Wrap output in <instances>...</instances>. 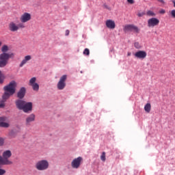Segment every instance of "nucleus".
Returning <instances> with one entry per match:
<instances>
[{"label": "nucleus", "instance_id": "nucleus-1", "mask_svg": "<svg viewBox=\"0 0 175 175\" xmlns=\"http://www.w3.org/2000/svg\"><path fill=\"white\" fill-rule=\"evenodd\" d=\"M1 51L2 53L0 54V68H5L8 65V62H9V59L14 57V53H8V51H9L8 45H3L1 47Z\"/></svg>", "mask_w": 175, "mask_h": 175}, {"label": "nucleus", "instance_id": "nucleus-2", "mask_svg": "<svg viewBox=\"0 0 175 175\" xmlns=\"http://www.w3.org/2000/svg\"><path fill=\"white\" fill-rule=\"evenodd\" d=\"M15 105L18 110H23L24 113H31L33 107V104L31 102H27L21 99L16 100Z\"/></svg>", "mask_w": 175, "mask_h": 175}, {"label": "nucleus", "instance_id": "nucleus-3", "mask_svg": "<svg viewBox=\"0 0 175 175\" xmlns=\"http://www.w3.org/2000/svg\"><path fill=\"white\" fill-rule=\"evenodd\" d=\"M16 87H17V83L16 81H12L8 85L4 86L3 90L4 97L10 98L12 95H14L16 93Z\"/></svg>", "mask_w": 175, "mask_h": 175}, {"label": "nucleus", "instance_id": "nucleus-4", "mask_svg": "<svg viewBox=\"0 0 175 175\" xmlns=\"http://www.w3.org/2000/svg\"><path fill=\"white\" fill-rule=\"evenodd\" d=\"M10 157H12V151H4L3 152V157L0 156V165H12V161L9 160Z\"/></svg>", "mask_w": 175, "mask_h": 175}, {"label": "nucleus", "instance_id": "nucleus-5", "mask_svg": "<svg viewBox=\"0 0 175 175\" xmlns=\"http://www.w3.org/2000/svg\"><path fill=\"white\" fill-rule=\"evenodd\" d=\"M49 161L46 159L38 161L35 167L37 170H40V172H43L44 170H47L49 166Z\"/></svg>", "mask_w": 175, "mask_h": 175}, {"label": "nucleus", "instance_id": "nucleus-6", "mask_svg": "<svg viewBox=\"0 0 175 175\" xmlns=\"http://www.w3.org/2000/svg\"><path fill=\"white\" fill-rule=\"evenodd\" d=\"M20 28H25V25L23 23L17 24L15 22H11L9 24V29L11 32H17Z\"/></svg>", "mask_w": 175, "mask_h": 175}, {"label": "nucleus", "instance_id": "nucleus-7", "mask_svg": "<svg viewBox=\"0 0 175 175\" xmlns=\"http://www.w3.org/2000/svg\"><path fill=\"white\" fill-rule=\"evenodd\" d=\"M81 162H83V157H81L74 159L71 161V167L72 169H79L81 166Z\"/></svg>", "mask_w": 175, "mask_h": 175}, {"label": "nucleus", "instance_id": "nucleus-8", "mask_svg": "<svg viewBox=\"0 0 175 175\" xmlns=\"http://www.w3.org/2000/svg\"><path fill=\"white\" fill-rule=\"evenodd\" d=\"M29 85L31 87L33 91H36V92L39 91V83H36V77H32L30 79Z\"/></svg>", "mask_w": 175, "mask_h": 175}, {"label": "nucleus", "instance_id": "nucleus-9", "mask_svg": "<svg viewBox=\"0 0 175 175\" xmlns=\"http://www.w3.org/2000/svg\"><path fill=\"white\" fill-rule=\"evenodd\" d=\"M67 76L66 75H63L61 77L59 82L57 83V88L60 90H64V88H65V87L66 86V79H67Z\"/></svg>", "mask_w": 175, "mask_h": 175}, {"label": "nucleus", "instance_id": "nucleus-10", "mask_svg": "<svg viewBox=\"0 0 175 175\" xmlns=\"http://www.w3.org/2000/svg\"><path fill=\"white\" fill-rule=\"evenodd\" d=\"M134 57L137 59H145L147 57V52L146 51H137L134 53Z\"/></svg>", "mask_w": 175, "mask_h": 175}, {"label": "nucleus", "instance_id": "nucleus-11", "mask_svg": "<svg viewBox=\"0 0 175 175\" xmlns=\"http://www.w3.org/2000/svg\"><path fill=\"white\" fill-rule=\"evenodd\" d=\"M159 25V19L157 18H151L148 20V27L149 28H154Z\"/></svg>", "mask_w": 175, "mask_h": 175}, {"label": "nucleus", "instance_id": "nucleus-12", "mask_svg": "<svg viewBox=\"0 0 175 175\" xmlns=\"http://www.w3.org/2000/svg\"><path fill=\"white\" fill-rule=\"evenodd\" d=\"M31 18H32L31 14L28 12H25L21 16L20 21L23 23H28V21H30Z\"/></svg>", "mask_w": 175, "mask_h": 175}, {"label": "nucleus", "instance_id": "nucleus-13", "mask_svg": "<svg viewBox=\"0 0 175 175\" xmlns=\"http://www.w3.org/2000/svg\"><path fill=\"white\" fill-rule=\"evenodd\" d=\"M31 59H32V56L29 55L25 56L24 58L22 59V61L19 64V67L23 68L24 65H26V64H28V62H29V61H31Z\"/></svg>", "mask_w": 175, "mask_h": 175}, {"label": "nucleus", "instance_id": "nucleus-14", "mask_svg": "<svg viewBox=\"0 0 175 175\" xmlns=\"http://www.w3.org/2000/svg\"><path fill=\"white\" fill-rule=\"evenodd\" d=\"M36 118V116L33 113L29 115L25 120L26 125H31V122H33Z\"/></svg>", "mask_w": 175, "mask_h": 175}, {"label": "nucleus", "instance_id": "nucleus-15", "mask_svg": "<svg viewBox=\"0 0 175 175\" xmlns=\"http://www.w3.org/2000/svg\"><path fill=\"white\" fill-rule=\"evenodd\" d=\"M105 25L107 28H109V29H114L116 28V22L113 20H107L105 22Z\"/></svg>", "mask_w": 175, "mask_h": 175}, {"label": "nucleus", "instance_id": "nucleus-16", "mask_svg": "<svg viewBox=\"0 0 175 175\" xmlns=\"http://www.w3.org/2000/svg\"><path fill=\"white\" fill-rule=\"evenodd\" d=\"M8 120L6 117H0V126L1 128H9V123L5 122Z\"/></svg>", "mask_w": 175, "mask_h": 175}, {"label": "nucleus", "instance_id": "nucleus-17", "mask_svg": "<svg viewBox=\"0 0 175 175\" xmlns=\"http://www.w3.org/2000/svg\"><path fill=\"white\" fill-rule=\"evenodd\" d=\"M9 99V97H5V95L3 94L2 98H0V109H3L5 107L6 101Z\"/></svg>", "mask_w": 175, "mask_h": 175}, {"label": "nucleus", "instance_id": "nucleus-18", "mask_svg": "<svg viewBox=\"0 0 175 175\" xmlns=\"http://www.w3.org/2000/svg\"><path fill=\"white\" fill-rule=\"evenodd\" d=\"M26 90L25 88H21L18 92L17 96L19 99H23L25 96Z\"/></svg>", "mask_w": 175, "mask_h": 175}, {"label": "nucleus", "instance_id": "nucleus-19", "mask_svg": "<svg viewBox=\"0 0 175 175\" xmlns=\"http://www.w3.org/2000/svg\"><path fill=\"white\" fill-rule=\"evenodd\" d=\"M123 31L124 32H132L133 31V25H126L124 26Z\"/></svg>", "mask_w": 175, "mask_h": 175}, {"label": "nucleus", "instance_id": "nucleus-20", "mask_svg": "<svg viewBox=\"0 0 175 175\" xmlns=\"http://www.w3.org/2000/svg\"><path fill=\"white\" fill-rule=\"evenodd\" d=\"M144 110L146 113H150V111H151V104L148 103L144 106Z\"/></svg>", "mask_w": 175, "mask_h": 175}, {"label": "nucleus", "instance_id": "nucleus-21", "mask_svg": "<svg viewBox=\"0 0 175 175\" xmlns=\"http://www.w3.org/2000/svg\"><path fill=\"white\" fill-rule=\"evenodd\" d=\"M134 47L135 49H137V50H140V49H142V47H143V46L139 42H134Z\"/></svg>", "mask_w": 175, "mask_h": 175}, {"label": "nucleus", "instance_id": "nucleus-22", "mask_svg": "<svg viewBox=\"0 0 175 175\" xmlns=\"http://www.w3.org/2000/svg\"><path fill=\"white\" fill-rule=\"evenodd\" d=\"M3 80H5V75L2 74V71L0 70V84L3 83Z\"/></svg>", "mask_w": 175, "mask_h": 175}, {"label": "nucleus", "instance_id": "nucleus-23", "mask_svg": "<svg viewBox=\"0 0 175 175\" xmlns=\"http://www.w3.org/2000/svg\"><path fill=\"white\" fill-rule=\"evenodd\" d=\"M147 16H150V17H154L155 16V13L154 12L149 10L146 12Z\"/></svg>", "mask_w": 175, "mask_h": 175}, {"label": "nucleus", "instance_id": "nucleus-24", "mask_svg": "<svg viewBox=\"0 0 175 175\" xmlns=\"http://www.w3.org/2000/svg\"><path fill=\"white\" fill-rule=\"evenodd\" d=\"M100 159L103 161V162H105L106 161V152H103L100 156Z\"/></svg>", "mask_w": 175, "mask_h": 175}, {"label": "nucleus", "instance_id": "nucleus-25", "mask_svg": "<svg viewBox=\"0 0 175 175\" xmlns=\"http://www.w3.org/2000/svg\"><path fill=\"white\" fill-rule=\"evenodd\" d=\"M133 31L136 33H139L140 29H139V27H137V26L133 25Z\"/></svg>", "mask_w": 175, "mask_h": 175}, {"label": "nucleus", "instance_id": "nucleus-26", "mask_svg": "<svg viewBox=\"0 0 175 175\" xmlns=\"http://www.w3.org/2000/svg\"><path fill=\"white\" fill-rule=\"evenodd\" d=\"M170 14L172 18H175V10H172L170 11Z\"/></svg>", "mask_w": 175, "mask_h": 175}, {"label": "nucleus", "instance_id": "nucleus-27", "mask_svg": "<svg viewBox=\"0 0 175 175\" xmlns=\"http://www.w3.org/2000/svg\"><path fill=\"white\" fill-rule=\"evenodd\" d=\"M83 55H90V49H85V50L83 51Z\"/></svg>", "mask_w": 175, "mask_h": 175}, {"label": "nucleus", "instance_id": "nucleus-28", "mask_svg": "<svg viewBox=\"0 0 175 175\" xmlns=\"http://www.w3.org/2000/svg\"><path fill=\"white\" fill-rule=\"evenodd\" d=\"M5 174H6V170H5L4 169L0 168V175H4Z\"/></svg>", "mask_w": 175, "mask_h": 175}, {"label": "nucleus", "instance_id": "nucleus-29", "mask_svg": "<svg viewBox=\"0 0 175 175\" xmlns=\"http://www.w3.org/2000/svg\"><path fill=\"white\" fill-rule=\"evenodd\" d=\"M127 2L129 3H130L131 5H133V3H135V1L134 0H127Z\"/></svg>", "mask_w": 175, "mask_h": 175}, {"label": "nucleus", "instance_id": "nucleus-30", "mask_svg": "<svg viewBox=\"0 0 175 175\" xmlns=\"http://www.w3.org/2000/svg\"><path fill=\"white\" fill-rule=\"evenodd\" d=\"M159 13L161 14H165L166 13V11L165 10H161L159 11Z\"/></svg>", "mask_w": 175, "mask_h": 175}, {"label": "nucleus", "instance_id": "nucleus-31", "mask_svg": "<svg viewBox=\"0 0 175 175\" xmlns=\"http://www.w3.org/2000/svg\"><path fill=\"white\" fill-rule=\"evenodd\" d=\"M137 16L138 17H143V16H144V12L138 13Z\"/></svg>", "mask_w": 175, "mask_h": 175}, {"label": "nucleus", "instance_id": "nucleus-32", "mask_svg": "<svg viewBox=\"0 0 175 175\" xmlns=\"http://www.w3.org/2000/svg\"><path fill=\"white\" fill-rule=\"evenodd\" d=\"M70 33V31L69 30H66V32H65V35L66 36H69V33Z\"/></svg>", "mask_w": 175, "mask_h": 175}, {"label": "nucleus", "instance_id": "nucleus-33", "mask_svg": "<svg viewBox=\"0 0 175 175\" xmlns=\"http://www.w3.org/2000/svg\"><path fill=\"white\" fill-rule=\"evenodd\" d=\"M3 138H0V146H2L3 144Z\"/></svg>", "mask_w": 175, "mask_h": 175}, {"label": "nucleus", "instance_id": "nucleus-34", "mask_svg": "<svg viewBox=\"0 0 175 175\" xmlns=\"http://www.w3.org/2000/svg\"><path fill=\"white\" fill-rule=\"evenodd\" d=\"M131 55H132V53L128 52L127 53V57H131Z\"/></svg>", "mask_w": 175, "mask_h": 175}, {"label": "nucleus", "instance_id": "nucleus-35", "mask_svg": "<svg viewBox=\"0 0 175 175\" xmlns=\"http://www.w3.org/2000/svg\"><path fill=\"white\" fill-rule=\"evenodd\" d=\"M158 1H159V2H161V3H164L163 0H158Z\"/></svg>", "mask_w": 175, "mask_h": 175}, {"label": "nucleus", "instance_id": "nucleus-36", "mask_svg": "<svg viewBox=\"0 0 175 175\" xmlns=\"http://www.w3.org/2000/svg\"><path fill=\"white\" fill-rule=\"evenodd\" d=\"M0 46H2V42H0Z\"/></svg>", "mask_w": 175, "mask_h": 175}]
</instances>
